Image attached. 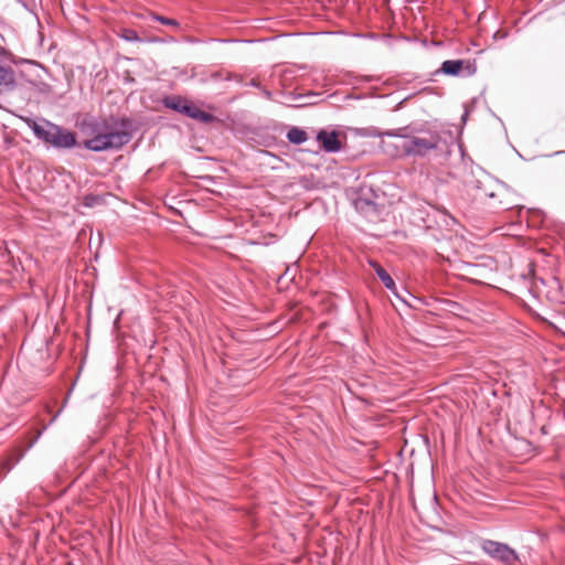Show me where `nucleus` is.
<instances>
[{"mask_svg":"<svg viewBox=\"0 0 565 565\" xmlns=\"http://www.w3.org/2000/svg\"><path fill=\"white\" fill-rule=\"evenodd\" d=\"M186 102H188L186 98L179 96V95L166 96L162 99V104L164 107H167L171 110H174L177 113H180V114L183 113L182 106H184L186 104Z\"/></svg>","mask_w":565,"mask_h":565,"instance_id":"nucleus-12","label":"nucleus"},{"mask_svg":"<svg viewBox=\"0 0 565 565\" xmlns=\"http://www.w3.org/2000/svg\"><path fill=\"white\" fill-rule=\"evenodd\" d=\"M467 116H468V114H467V113H465V114H463V116H462V120H463V121L467 119Z\"/></svg>","mask_w":565,"mask_h":565,"instance_id":"nucleus-21","label":"nucleus"},{"mask_svg":"<svg viewBox=\"0 0 565 565\" xmlns=\"http://www.w3.org/2000/svg\"><path fill=\"white\" fill-rule=\"evenodd\" d=\"M92 130L94 137L86 140L84 147L95 152L119 149L128 143L131 138L125 128L124 121L115 117L95 121Z\"/></svg>","mask_w":565,"mask_h":565,"instance_id":"nucleus-1","label":"nucleus"},{"mask_svg":"<svg viewBox=\"0 0 565 565\" xmlns=\"http://www.w3.org/2000/svg\"><path fill=\"white\" fill-rule=\"evenodd\" d=\"M263 94L267 97V98H270L271 97V93L268 90V89H263Z\"/></svg>","mask_w":565,"mask_h":565,"instance_id":"nucleus-18","label":"nucleus"},{"mask_svg":"<svg viewBox=\"0 0 565 565\" xmlns=\"http://www.w3.org/2000/svg\"><path fill=\"white\" fill-rule=\"evenodd\" d=\"M356 211L363 214L375 212L376 205L372 200L359 196L353 201Z\"/></svg>","mask_w":565,"mask_h":565,"instance_id":"nucleus-14","label":"nucleus"},{"mask_svg":"<svg viewBox=\"0 0 565 565\" xmlns=\"http://www.w3.org/2000/svg\"><path fill=\"white\" fill-rule=\"evenodd\" d=\"M286 138L290 143L301 145L307 141L308 135L303 129L294 126L288 129Z\"/></svg>","mask_w":565,"mask_h":565,"instance_id":"nucleus-13","label":"nucleus"},{"mask_svg":"<svg viewBox=\"0 0 565 565\" xmlns=\"http://www.w3.org/2000/svg\"><path fill=\"white\" fill-rule=\"evenodd\" d=\"M484 194H486L487 196H489V198H493V196H494V193H493V192H489V193H488V192H486Z\"/></svg>","mask_w":565,"mask_h":565,"instance_id":"nucleus-20","label":"nucleus"},{"mask_svg":"<svg viewBox=\"0 0 565 565\" xmlns=\"http://www.w3.org/2000/svg\"><path fill=\"white\" fill-rule=\"evenodd\" d=\"M183 113L182 115L196 119L201 122H210L213 119V116L206 111L201 110L198 106L192 104L191 102H186L184 106H182Z\"/></svg>","mask_w":565,"mask_h":565,"instance_id":"nucleus-10","label":"nucleus"},{"mask_svg":"<svg viewBox=\"0 0 565 565\" xmlns=\"http://www.w3.org/2000/svg\"><path fill=\"white\" fill-rule=\"evenodd\" d=\"M370 265L374 268L376 276L383 282L385 288L392 291L395 290L396 286L390 274L375 262H370Z\"/></svg>","mask_w":565,"mask_h":565,"instance_id":"nucleus-11","label":"nucleus"},{"mask_svg":"<svg viewBox=\"0 0 565 565\" xmlns=\"http://www.w3.org/2000/svg\"><path fill=\"white\" fill-rule=\"evenodd\" d=\"M477 72L475 62L463 60H447L441 63L440 68L436 72L448 76H471Z\"/></svg>","mask_w":565,"mask_h":565,"instance_id":"nucleus-5","label":"nucleus"},{"mask_svg":"<svg viewBox=\"0 0 565 565\" xmlns=\"http://www.w3.org/2000/svg\"><path fill=\"white\" fill-rule=\"evenodd\" d=\"M212 77H213V78H218V74H217V73H214V74L212 75Z\"/></svg>","mask_w":565,"mask_h":565,"instance_id":"nucleus-22","label":"nucleus"},{"mask_svg":"<svg viewBox=\"0 0 565 565\" xmlns=\"http://www.w3.org/2000/svg\"><path fill=\"white\" fill-rule=\"evenodd\" d=\"M403 129H388V130H381L377 127H366L360 129L359 135L361 137L365 138H382V137H404Z\"/></svg>","mask_w":565,"mask_h":565,"instance_id":"nucleus-9","label":"nucleus"},{"mask_svg":"<svg viewBox=\"0 0 565 565\" xmlns=\"http://www.w3.org/2000/svg\"><path fill=\"white\" fill-rule=\"evenodd\" d=\"M122 38L126 40V41H129V42H136V41H139V36L137 34L136 31L131 30V29H126L124 31V34H122Z\"/></svg>","mask_w":565,"mask_h":565,"instance_id":"nucleus-16","label":"nucleus"},{"mask_svg":"<svg viewBox=\"0 0 565 565\" xmlns=\"http://www.w3.org/2000/svg\"><path fill=\"white\" fill-rule=\"evenodd\" d=\"M26 126L33 131L38 140L52 146L55 149H71L76 145L74 132L60 127L44 118L35 120L32 118L23 119Z\"/></svg>","mask_w":565,"mask_h":565,"instance_id":"nucleus-2","label":"nucleus"},{"mask_svg":"<svg viewBox=\"0 0 565 565\" xmlns=\"http://www.w3.org/2000/svg\"><path fill=\"white\" fill-rule=\"evenodd\" d=\"M317 141L326 152L335 153L341 150L339 132L335 130L327 131L321 129L317 134Z\"/></svg>","mask_w":565,"mask_h":565,"instance_id":"nucleus-7","label":"nucleus"},{"mask_svg":"<svg viewBox=\"0 0 565 565\" xmlns=\"http://www.w3.org/2000/svg\"><path fill=\"white\" fill-rule=\"evenodd\" d=\"M41 435L42 430H40L36 434V436L30 441L26 449H14L10 455L0 459V480L3 479L15 467V465H18L21 461V459L25 456L26 451L30 450L40 439Z\"/></svg>","mask_w":565,"mask_h":565,"instance_id":"nucleus-6","label":"nucleus"},{"mask_svg":"<svg viewBox=\"0 0 565 565\" xmlns=\"http://www.w3.org/2000/svg\"><path fill=\"white\" fill-rule=\"evenodd\" d=\"M481 548L490 557L503 563L504 565H514L519 561L518 553L504 543L484 540L481 543Z\"/></svg>","mask_w":565,"mask_h":565,"instance_id":"nucleus-4","label":"nucleus"},{"mask_svg":"<svg viewBox=\"0 0 565 565\" xmlns=\"http://www.w3.org/2000/svg\"><path fill=\"white\" fill-rule=\"evenodd\" d=\"M247 85L256 88L260 87L259 83L256 79H252Z\"/></svg>","mask_w":565,"mask_h":565,"instance_id":"nucleus-17","label":"nucleus"},{"mask_svg":"<svg viewBox=\"0 0 565 565\" xmlns=\"http://www.w3.org/2000/svg\"><path fill=\"white\" fill-rule=\"evenodd\" d=\"M15 86V74L13 68L3 60L0 54V93L13 89Z\"/></svg>","mask_w":565,"mask_h":565,"instance_id":"nucleus-8","label":"nucleus"},{"mask_svg":"<svg viewBox=\"0 0 565 565\" xmlns=\"http://www.w3.org/2000/svg\"><path fill=\"white\" fill-rule=\"evenodd\" d=\"M61 412H62V409H61V411H58L56 415H54V417L52 418V420H51V422H54V420L58 417V415L61 414Z\"/></svg>","mask_w":565,"mask_h":565,"instance_id":"nucleus-19","label":"nucleus"},{"mask_svg":"<svg viewBox=\"0 0 565 565\" xmlns=\"http://www.w3.org/2000/svg\"><path fill=\"white\" fill-rule=\"evenodd\" d=\"M403 129L404 137H399L403 139L402 149L404 154L407 157H418L424 158L427 156L429 151L436 150L439 143V137L437 135H431L429 138L414 136L413 129L409 126L401 127Z\"/></svg>","mask_w":565,"mask_h":565,"instance_id":"nucleus-3","label":"nucleus"},{"mask_svg":"<svg viewBox=\"0 0 565 565\" xmlns=\"http://www.w3.org/2000/svg\"><path fill=\"white\" fill-rule=\"evenodd\" d=\"M153 19L156 21H159L160 23L162 24H166V25H170V26H174V28H178L180 24L177 20L174 19H170V18H166V17H162V15H153Z\"/></svg>","mask_w":565,"mask_h":565,"instance_id":"nucleus-15","label":"nucleus"}]
</instances>
